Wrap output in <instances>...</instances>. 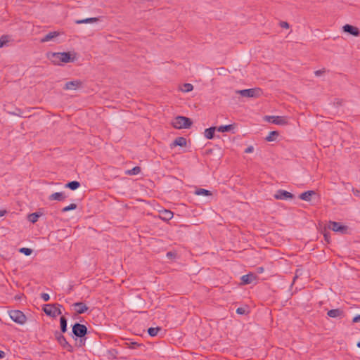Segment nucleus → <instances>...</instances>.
<instances>
[{
  "label": "nucleus",
  "mask_w": 360,
  "mask_h": 360,
  "mask_svg": "<svg viewBox=\"0 0 360 360\" xmlns=\"http://www.w3.org/2000/svg\"><path fill=\"white\" fill-rule=\"evenodd\" d=\"M67 326H68V320L65 316H62L60 318V331L62 333H65L67 331Z\"/></svg>",
  "instance_id": "26"
},
{
  "label": "nucleus",
  "mask_w": 360,
  "mask_h": 360,
  "mask_svg": "<svg viewBox=\"0 0 360 360\" xmlns=\"http://www.w3.org/2000/svg\"><path fill=\"white\" fill-rule=\"evenodd\" d=\"M264 269L262 266H259L257 268V273H258V274H262L264 272Z\"/></svg>",
  "instance_id": "46"
},
{
  "label": "nucleus",
  "mask_w": 360,
  "mask_h": 360,
  "mask_svg": "<svg viewBox=\"0 0 360 360\" xmlns=\"http://www.w3.org/2000/svg\"><path fill=\"white\" fill-rule=\"evenodd\" d=\"M160 330H162L161 327H159V326L155 327V328L150 327L148 329V333L150 337H155L158 335V331H160Z\"/></svg>",
  "instance_id": "28"
},
{
  "label": "nucleus",
  "mask_w": 360,
  "mask_h": 360,
  "mask_svg": "<svg viewBox=\"0 0 360 360\" xmlns=\"http://www.w3.org/2000/svg\"><path fill=\"white\" fill-rule=\"evenodd\" d=\"M186 145V139L183 136L176 138L170 144V148H173L176 146H185Z\"/></svg>",
  "instance_id": "15"
},
{
  "label": "nucleus",
  "mask_w": 360,
  "mask_h": 360,
  "mask_svg": "<svg viewBox=\"0 0 360 360\" xmlns=\"http://www.w3.org/2000/svg\"><path fill=\"white\" fill-rule=\"evenodd\" d=\"M72 337L75 338V340H77V338H79L78 346H84L86 339V335L88 333L87 327L84 324L75 323L74 325H72Z\"/></svg>",
  "instance_id": "2"
},
{
  "label": "nucleus",
  "mask_w": 360,
  "mask_h": 360,
  "mask_svg": "<svg viewBox=\"0 0 360 360\" xmlns=\"http://www.w3.org/2000/svg\"><path fill=\"white\" fill-rule=\"evenodd\" d=\"M352 191L353 193V194L355 195V196H359L360 195V191L355 188H352Z\"/></svg>",
  "instance_id": "42"
},
{
  "label": "nucleus",
  "mask_w": 360,
  "mask_h": 360,
  "mask_svg": "<svg viewBox=\"0 0 360 360\" xmlns=\"http://www.w3.org/2000/svg\"><path fill=\"white\" fill-rule=\"evenodd\" d=\"M173 217V212L170 210H164L160 212V218L164 221H169Z\"/></svg>",
  "instance_id": "20"
},
{
  "label": "nucleus",
  "mask_w": 360,
  "mask_h": 360,
  "mask_svg": "<svg viewBox=\"0 0 360 360\" xmlns=\"http://www.w3.org/2000/svg\"><path fill=\"white\" fill-rule=\"evenodd\" d=\"M5 355H6L5 352L2 350H0V359L4 358Z\"/></svg>",
  "instance_id": "48"
},
{
  "label": "nucleus",
  "mask_w": 360,
  "mask_h": 360,
  "mask_svg": "<svg viewBox=\"0 0 360 360\" xmlns=\"http://www.w3.org/2000/svg\"><path fill=\"white\" fill-rule=\"evenodd\" d=\"M323 237L325 241L328 244L330 242V233L326 230V228H324V230L323 231Z\"/></svg>",
  "instance_id": "33"
},
{
  "label": "nucleus",
  "mask_w": 360,
  "mask_h": 360,
  "mask_svg": "<svg viewBox=\"0 0 360 360\" xmlns=\"http://www.w3.org/2000/svg\"><path fill=\"white\" fill-rule=\"evenodd\" d=\"M76 208H77V205L75 204V203H71L70 205L63 207L62 209V212H68L70 210H75Z\"/></svg>",
  "instance_id": "34"
},
{
  "label": "nucleus",
  "mask_w": 360,
  "mask_h": 360,
  "mask_svg": "<svg viewBox=\"0 0 360 360\" xmlns=\"http://www.w3.org/2000/svg\"><path fill=\"white\" fill-rule=\"evenodd\" d=\"M235 127H236L235 124L221 125V126H219V127H217V131L219 132H222V133L228 132V131H230L231 130L235 128Z\"/></svg>",
  "instance_id": "24"
},
{
  "label": "nucleus",
  "mask_w": 360,
  "mask_h": 360,
  "mask_svg": "<svg viewBox=\"0 0 360 360\" xmlns=\"http://www.w3.org/2000/svg\"><path fill=\"white\" fill-rule=\"evenodd\" d=\"M72 307H73L75 312L78 314H84L89 309V307L86 306V304L82 302L73 303Z\"/></svg>",
  "instance_id": "10"
},
{
  "label": "nucleus",
  "mask_w": 360,
  "mask_h": 360,
  "mask_svg": "<svg viewBox=\"0 0 360 360\" xmlns=\"http://www.w3.org/2000/svg\"><path fill=\"white\" fill-rule=\"evenodd\" d=\"M175 255V254L172 252H167V257L168 258H172V257H174Z\"/></svg>",
  "instance_id": "47"
},
{
  "label": "nucleus",
  "mask_w": 360,
  "mask_h": 360,
  "mask_svg": "<svg viewBox=\"0 0 360 360\" xmlns=\"http://www.w3.org/2000/svg\"><path fill=\"white\" fill-rule=\"evenodd\" d=\"M328 229L335 232L346 233L348 227L347 226L342 225L339 222L330 221L328 224Z\"/></svg>",
  "instance_id": "7"
},
{
  "label": "nucleus",
  "mask_w": 360,
  "mask_h": 360,
  "mask_svg": "<svg viewBox=\"0 0 360 360\" xmlns=\"http://www.w3.org/2000/svg\"><path fill=\"white\" fill-rule=\"evenodd\" d=\"M66 198V195L63 192H56L52 193L49 197V200H58V201H63Z\"/></svg>",
  "instance_id": "17"
},
{
  "label": "nucleus",
  "mask_w": 360,
  "mask_h": 360,
  "mask_svg": "<svg viewBox=\"0 0 360 360\" xmlns=\"http://www.w3.org/2000/svg\"><path fill=\"white\" fill-rule=\"evenodd\" d=\"M343 314H344V311L339 308L330 309V310L328 311V312H327V315L331 318L341 317L343 316Z\"/></svg>",
  "instance_id": "19"
},
{
  "label": "nucleus",
  "mask_w": 360,
  "mask_h": 360,
  "mask_svg": "<svg viewBox=\"0 0 360 360\" xmlns=\"http://www.w3.org/2000/svg\"><path fill=\"white\" fill-rule=\"evenodd\" d=\"M279 133L277 131H271L269 133L268 136L265 138V140L269 142L274 141L278 136Z\"/></svg>",
  "instance_id": "27"
},
{
  "label": "nucleus",
  "mask_w": 360,
  "mask_h": 360,
  "mask_svg": "<svg viewBox=\"0 0 360 360\" xmlns=\"http://www.w3.org/2000/svg\"><path fill=\"white\" fill-rule=\"evenodd\" d=\"M343 32L348 33L354 37H359L360 31L358 27H354L349 24H346L342 27Z\"/></svg>",
  "instance_id": "9"
},
{
  "label": "nucleus",
  "mask_w": 360,
  "mask_h": 360,
  "mask_svg": "<svg viewBox=\"0 0 360 360\" xmlns=\"http://www.w3.org/2000/svg\"><path fill=\"white\" fill-rule=\"evenodd\" d=\"M236 313L238 314H240V315H243V314H245L246 313V310L245 308L243 307H238L237 309H236Z\"/></svg>",
  "instance_id": "39"
},
{
  "label": "nucleus",
  "mask_w": 360,
  "mask_h": 360,
  "mask_svg": "<svg viewBox=\"0 0 360 360\" xmlns=\"http://www.w3.org/2000/svg\"><path fill=\"white\" fill-rule=\"evenodd\" d=\"M41 215H42L41 212H33V213L28 214L27 219L32 224H34L38 221L39 218Z\"/></svg>",
  "instance_id": "22"
},
{
  "label": "nucleus",
  "mask_w": 360,
  "mask_h": 360,
  "mask_svg": "<svg viewBox=\"0 0 360 360\" xmlns=\"http://www.w3.org/2000/svg\"><path fill=\"white\" fill-rule=\"evenodd\" d=\"M82 82L80 80H73L65 83L64 90H76L81 87Z\"/></svg>",
  "instance_id": "11"
},
{
  "label": "nucleus",
  "mask_w": 360,
  "mask_h": 360,
  "mask_svg": "<svg viewBox=\"0 0 360 360\" xmlns=\"http://www.w3.org/2000/svg\"><path fill=\"white\" fill-rule=\"evenodd\" d=\"M357 347L360 348V341L357 342Z\"/></svg>",
  "instance_id": "50"
},
{
  "label": "nucleus",
  "mask_w": 360,
  "mask_h": 360,
  "mask_svg": "<svg viewBox=\"0 0 360 360\" xmlns=\"http://www.w3.org/2000/svg\"><path fill=\"white\" fill-rule=\"evenodd\" d=\"M315 194L316 192L314 191H307L302 193L299 195V198L304 201H310L311 200L312 195Z\"/></svg>",
  "instance_id": "18"
},
{
  "label": "nucleus",
  "mask_w": 360,
  "mask_h": 360,
  "mask_svg": "<svg viewBox=\"0 0 360 360\" xmlns=\"http://www.w3.org/2000/svg\"><path fill=\"white\" fill-rule=\"evenodd\" d=\"M326 69H325V68H323V69H321V70H316V71L314 72V74H315V75H316V77H319V76L322 75L323 73H325V72H326Z\"/></svg>",
  "instance_id": "38"
},
{
  "label": "nucleus",
  "mask_w": 360,
  "mask_h": 360,
  "mask_svg": "<svg viewBox=\"0 0 360 360\" xmlns=\"http://www.w3.org/2000/svg\"><path fill=\"white\" fill-rule=\"evenodd\" d=\"M254 150V148L253 146H248L245 150V153H252Z\"/></svg>",
  "instance_id": "43"
},
{
  "label": "nucleus",
  "mask_w": 360,
  "mask_h": 360,
  "mask_svg": "<svg viewBox=\"0 0 360 360\" xmlns=\"http://www.w3.org/2000/svg\"><path fill=\"white\" fill-rule=\"evenodd\" d=\"M47 58L52 63L61 65L62 63H72L76 60V53L70 52H51L47 53Z\"/></svg>",
  "instance_id": "1"
},
{
  "label": "nucleus",
  "mask_w": 360,
  "mask_h": 360,
  "mask_svg": "<svg viewBox=\"0 0 360 360\" xmlns=\"http://www.w3.org/2000/svg\"><path fill=\"white\" fill-rule=\"evenodd\" d=\"M19 252L20 253L24 254L26 256H29L32 253L33 250L32 249L27 248H21L19 249Z\"/></svg>",
  "instance_id": "32"
},
{
  "label": "nucleus",
  "mask_w": 360,
  "mask_h": 360,
  "mask_svg": "<svg viewBox=\"0 0 360 360\" xmlns=\"http://www.w3.org/2000/svg\"><path fill=\"white\" fill-rule=\"evenodd\" d=\"M117 351L116 349H111V350H109L108 351V354L110 356V357H112V359H115L116 358V355L117 354Z\"/></svg>",
  "instance_id": "37"
},
{
  "label": "nucleus",
  "mask_w": 360,
  "mask_h": 360,
  "mask_svg": "<svg viewBox=\"0 0 360 360\" xmlns=\"http://www.w3.org/2000/svg\"><path fill=\"white\" fill-rule=\"evenodd\" d=\"M193 89V86L189 83H185L181 89V91L184 92H190Z\"/></svg>",
  "instance_id": "31"
},
{
  "label": "nucleus",
  "mask_w": 360,
  "mask_h": 360,
  "mask_svg": "<svg viewBox=\"0 0 360 360\" xmlns=\"http://www.w3.org/2000/svg\"><path fill=\"white\" fill-rule=\"evenodd\" d=\"M41 298L44 301V302H48L49 300H50V296L49 294L47 293H45V292H43L41 294Z\"/></svg>",
  "instance_id": "36"
},
{
  "label": "nucleus",
  "mask_w": 360,
  "mask_h": 360,
  "mask_svg": "<svg viewBox=\"0 0 360 360\" xmlns=\"http://www.w3.org/2000/svg\"><path fill=\"white\" fill-rule=\"evenodd\" d=\"M276 200H292L294 198V195L287 191L279 189L274 195Z\"/></svg>",
  "instance_id": "8"
},
{
  "label": "nucleus",
  "mask_w": 360,
  "mask_h": 360,
  "mask_svg": "<svg viewBox=\"0 0 360 360\" xmlns=\"http://www.w3.org/2000/svg\"><path fill=\"white\" fill-rule=\"evenodd\" d=\"M136 346H140V345L136 342H130L129 348L134 349V348H136Z\"/></svg>",
  "instance_id": "44"
},
{
  "label": "nucleus",
  "mask_w": 360,
  "mask_h": 360,
  "mask_svg": "<svg viewBox=\"0 0 360 360\" xmlns=\"http://www.w3.org/2000/svg\"><path fill=\"white\" fill-rule=\"evenodd\" d=\"M257 276L255 274L250 272L248 274L243 275L240 279L243 284L247 285L252 283L257 279Z\"/></svg>",
  "instance_id": "13"
},
{
  "label": "nucleus",
  "mask_w": 360,
  "mask_h": 360,
  "mask_svg": "<svg viewBox=\"0 0 360 360\" xmlns=\"http://www.w3.org/2000/svg\"><path fill=\"white\" fill-rule=\"evenodd\" d=\"M99 20V18H88L82 20H76L75 22L76 24H86V23H92L96 22Z\"/></svg>",
  "instance_id": "23"
},
{
  "label": "nucleus",
  "mask_w": 360,
  "mask_h": 360,
  "mask_svg": "<svg viewBox=\"0 0 360 360\" xmlns=\"http://www.w3.org/2000/svg\"><path fill=\"white\" fill-rule=\"evenodd\" d=\"M360 321V314L354 316L352 319L353 323H357Z\"/></svg>",
  "instance_id": "45"
},
{
  "label": "nucleus",
  "mask_w": 360,
  "mask_h": 360,
  "mask_svg": "<svg viewBox=\"0 0 360 360\" xmlns=\"http://www.w3.org/2000/svg\"><path fill=\"white\" fill-rule=\"evenodd\" d=\"M280 26H281L282 28H285V29L289 28V24H288L287 22H285V21H281V22H280Z\"/></svg>",
  "instance_id": "41"
},
{
  "label": "nucleus",
  "mask_w": 360,
  "mask_h": 360,
  "mask_svg": "<svg viewBox=\"0 0 360 360\" xmlns=\"http://www.w3.org/2000/svg\"><path fill=\"white\" fill-rule=\"evenodd\" d=\"M195 193L198 195H206V196H209V195H212V193L207 190V189H205V188H198Z\"/></svg>",
  "instance_id": "29"
},
{
  "label": "nucleus",
  "mask_w": 360,
  "mask_h": 360,
  "mask_svg": "<svg viewBox=\"0 0 360 360\" xmlns=\"http://www.w3.org/2000/svg\"><path fill=\"white\" fill-rule=\"evenodd\" d=\"M65 187L75 191L80 187V183L77 181H70L65 185Z\"/></svg>",
  "instance_id": "25"
},
{
  "label": "nucleus",
  "mask_w": 360,
  "mask_h": 360,
  "mask_svg": "<svg viewBox=\"0 0 360 360\" xmlns=\"http://www.w3.org/2000/svg\"><path fill=\"white\" fill-rule=\"evenodd\" d=\"M62 307L63 306L58 303L48 304L43 306V311L47 316L54 318L62 314Z\"/></svg>",
  "instance_id": "4"
},
{
  "label": "nucleus",
  "mask_w": 360,
  "mask_h": 360,
  "mask_svg": "<svg viewBox=\"0 0 360 360\" xmlns=\"http://www.w3.org/2000/svg\"><path fill=\"white\" fill-rule=\"evenodd\" d=\"M10 318L15 323L23 324L25 323L27 318L24 313L20 310H11L9 312Z\"/></svg>",
  "instance_id": "6"
},
{
  "label": "nucleus",
  "mask_w": 360,
  "mask_h": 360,
  "mask_svg": "<svg viewBox=\"0 0 360 360\" xmlns=\"http://www.w3.org/2000/svg\"><path fill=\"white\" fill-rule=\"evenodd\" d=\"M57 341L64 349H66L69 352H73L72 346L70 344H69V342L67 341L66 338L64 336L60 338V339H58V340Z\"/></svg>",
  "instance_id": "14"
},
{
  "label": "nucleus",
  "mask_w": 360,
  "mask_h": 360,
  "mask_svg": "<svg viewBox=\"0 0 360 360\" xmlns=\"http://www.w3.org/2000/svg\"><path fill=\"white\" fill-rule=\"evenodd\" d=\"M63 333H62L61 331L60 332H58V331H56L55 333H54V335H55V338L57 340H58V339H60V338H62L63 336H64L63 335Z\"/></svg>",
  "instance_id": "40"
},
{
  "label": "nucleus",
  "mask_w": 360,
  "mask_h": 360,
  "mask_svg": "<svg viewBox=\"0 0 360 360\" xmlns=\"http://www.w3.org/2000/svg\"><path fill=\"white\" fill-rule=\"evenodd\" d=\"M217 130L216 127H211L205 130L204 135L207 139H212L214 136V131Z\"/></svg>",
  "instance_id": "21"
},
{
  "label": "nucleus",
  "mask_w": 360,
  "mask_h": 360,
  "mask_svg": "<svg viewBox=\"0 0 360 360\" xmlns=\"http://www.w3.org/2000/svg\"><path fill=\"white\" fill-rule=\"evenodd\" d=\"M193 124L191 120L184 116L176 117L172 122V126L178 129H188Z\"/></svg>",
  "instance_id": "5"
},
{
  "label": "nucleus",
  "mask_w": 360,
  "mask_h": 360,
  "mask_svg": "<svg viewBox=\"0 0 360 360\" xmlns=\"http://www.w3.org/2000/svg\"><path fill=\"white\" fill-rule=\"evenodd\" d=\"M6 213V210H0V217H3Z\"/></svg>",
  "instance_id": "49"
},
{
  "label": "nucleus",
  "mask_w": 360,
  "mask_h": 360,
  "mask_svg": "<svg viewBox=\"0 0 360 360\" xmlns=\"http://www.w3.org/2000/svg\"><path fill=\"white\" fill-rule=\"evenodd\" d=\"M141 172V167L139 166H136L133 167L131 169L126 171V174L128 175H137Z\"/></svg>",
  "instance_id": "30"
},
{
  "label": "nucleus",
  "mask_w": 360,
  "mask_h": 360,
  "mask_svg": "<svg viewBox=\"0 0 360 360\" xmlns=\"http://www.w3.org/2000/svg\"><path fill=\"white\" fill-rule=\"evenodd\" d=\"M236 94H240L243 97L259 98L263 94V90L261 88L255 87L252 89L236 90Z\"/></svg>",
  "instance_id": "3"
},
{
  "label": "nucleus",
  "mask_w": 360,
  "mask_h": 360,
  "mask_svg": "<svg viewBox=\"0 0 360 360\" xmlns=\"http://www.w3.org/2000/svg\"><path fill=\"white\" fill-rule=\"evenodd\" d=\"M8 36L7 35H3L0 38V48H1L4 44H6L8 40Z\"/></svg>",
  "instance_id": "35"
},
{
  "label": "nucleus",
  "mask_w": 360,
  "mask_h": 360,
  "mask_svg": "<svg viewBox=\"0 0 360 360\" xmlns=\"http://www.w3.org/2000/svg\"><path fill=\"white\" fill-rule=\"evenodd\" d=\"M268 120L272 123L279 125H284L288 122L286 117L282 116H269L268 117Z\"/></svg>",
  "instance_id": "12"
},
{
  "label": "nucleus",
  "mask_w": 360,
  "mask_h": 360,
  "mask_svg": "<svg viewBox=\"0 0 360 360\" xmlns=\"http://www.w3.org/2000/svg\"><path fill=\"white\" fill-rule=\"evenodd\" d=\"M60 35V32L57 31L50 32L40 39V42L44 43L53 40Z\"/></svg>",
  "instance_id": "16"
}]
</instances>
